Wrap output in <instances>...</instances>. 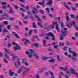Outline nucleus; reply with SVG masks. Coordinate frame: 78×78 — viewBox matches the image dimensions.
<instances>
[{
    "mask_svg": "<svg viewBox=\"0 0 78 78\" xmlns=\"http://www.w3.org/2000/svg\"><path fill=\"white\" fill-rule=\"evenodd\" d=\"M33 28H36V23H33Z\"/></svg>",
    "mask_w": 78,
    "mask_h": 78,
    "instance_id": "obj_40",
    "label": "nucleus"
},
{
    "mask_svg": "<svg viewBox=\"0 0 78 78\" xmlns=\"http://www.w3.org/2000/svg\"><path fill=\"white\" fill-rule=\"evenodd\" d=\"M15 37H16V38H20V37L17 34H16V35H15Z\"/></svg>",
    "mask_w": 78,
    "mask_h": 78,
    "instance_id": "obj_60",
    "label": "nucleus"
},
{
    "mask_svg": "<svg viewBox=\"0 0 78 78\" xmlns=\"http://www.w3.org/2000/svg\"><path fill=\"white\" fill-rule=\"evenodd\" d=\"M2 6H6V2H2Z\"/></svg>",
    "mask_w": 78,
    "mask_h": 78,
    "instance_id": "obj_27",
    "label": "nucleus"
},
{
    "mask_svg": "<svg viewBox=\"0 0 78 78\" xmlns=\"http://www.w3.org/2000/svg\"><path fill=\"white\" fill-rule=\"evenodd\" d=\"M48 61L49 62H52L53 64H55V62H56V60L55 58H53L50 60H49Z\"/></svg>",
    "mask_w": 78,
    "mask_h": 78,
    "instance_id": "obj_12",
    "label": "nucleus"
},
{
    "mask_svg": "<svg viewBox=\"0 0 78 78\" xmlns=\"http://www.w3.org/2000/svg\"><path fill=\"white\" fill-rule=\"evenodd\" d=\"M26 61L27 59H26L25 58H24L23 59V60L22 61V63L24 64V62H25V61Z\"/></svg>",
    "mask_w": 78,
    "mask_h": 78,
    "instance_id": "obj_38",
    "label": "nucleus"
},
{
    "mask_svg": "<svg viewBox=\"0 0 78 78\" xmlns=\"http://www.w3.org/2000/svg\"><path fill=\"white\" fill-rule=\"evenodd\" d=\"M26 41L28 43L30 42V41L28 40V39L26 38H23L22 39V41Z\"/></svg>",
    "mask_w": 78,
    "mask_h": 78,
    "instance_id": "obj_18",
    "label": "nucleus"
},
{
    "mask_svg": "<svg viewBox=\"0 0 78 78\" xmlns=\"http://www.w3.org/2000/svg\"><path fill=\"white\" fill-rule=\"evenodd\" d=\"M67 47L65 46L63 48V50H67Z\"/></svg>",
    "mask_w": 78,
    "mask_h": 78,
    "instance_id": "obj_62",
    "label": "nucleus"
},
{
    "mask_svg": "<svg viewBox=\"0 0 78 78\" xmlns=\"http://www.w3.org/2000/svg\"><path fill=\"white\" fill-rule=\"evenodd\" d=\"M32 12L34 14H38V10L36 8H34L33 9Z\"/></svg>",
    "mask_w": 78,
    "mask_h": 78,
    "instance_id": "obj_5",
    "label": "nucleus"
},
{
    "mask_svg": "<svg viewBox=\"0 0 78 78\" xmlns=\"http://www.w3.org/2000/svg\"><path fill=\"white\" fill-rule=\"evenodd\" d=\"M43 45H44V46H45L46 45V41L45 40H43Z\"/></svg>",
    "mask_w": 78,
    "mask_h": 78,
    "instance_id": "obj_37",
    "label": "nucleus"
},
{
    "mask_svg": "<svg viewBox=\"0 0 78 78\" xmlns=\"http://www.w3.org/2000/svg\"><path fill=\"white\" fill-rule=\"evenodd\" d=\"M20 48V46L19 45H17L16 46L14 47V50H21Z\"/></svg>",
    "mask_w": 78,
    "mask_h": 78,
    "instance_id": "obj_7",
    "label": "nucleus"
},
{
    "mask_svg": "<svg viewBox=\"0 0 78 78\" xmlns=\"http://www.w3.org/2000/svg\"><path fill=\"white\" fill-rule=\"evenodd\" d=\"M52 24L53 25H55L56 26L55 27L56 29H57V30L58 32H60V31H59V28H58V24L56 23V22H53L52 23Z\"/></svg>",
    "mask_w": 78,
    "mask_h": 78,
    "instance_id": "obj_6",
    "label": "nucleus"
},
{
    "mask_svg": "<svg viewBox=\"0 0 78 78\" xmlns=\"http://www.w3.org/2000/svg\"><path fill=\"white\" fill-rule=\"evenodd\" d=\"M14 6H15V9H16L18 10V9H19V7L17 5H14Z\"/></svg>",
    "mask_w": 78,
    "mask_h": 78,
    "instance_id": "obj_45",
    "label": "nucleus"
},
{
    "mask_svg": "<svg viewBox=\"0 0 78 78\" xmlns=\"http://www.w3.org/2000/svg\"><path fill=\"white\" fill-rule=\"evenodd\" d=\"M18 23H19V25H20V26H22L23 25L22 23L20 21H19L18 22Z\"/></svg>",
    "mask_w": 78,
    "mask_h": 78,
    "instance_id": "obj_49",
    "label": "nucleus"
},
{
    "mask_svg": "<svg viewBox=\"0 0 78 78\" xmlns=\"http://www.w3.org/2000/svg\"><path fill=\"white\" fill-rule=\"evenodd\" d=\"M15 28H16V29L17 30H18L19 29V26L18 25H16L15 26Z\"/></svg>",
    "mask_w": 78,
    "mask_h": 78,
    "instance_id": "obj_51",
    "label": "nucleus"
},
{
    "mask_svg": "<svg viewBox=\"0 0 78 78\" xmlns=\"http://www.w3.org/2000/svg\"><path fill=\"white\" fill-rule=\"evenodd\" d=\"M69 53H73V56L74 57H77L78 56V54L76 53V52H74L73 50H71V48H69Z\"/></svg>",
    "mask_w": 78,
    "mask_h": 78,
    "instance_id": "obj_3",
    "label": "nucleus"
},
{
    "mask_svg": "<svg viewBox=\"0 0 78 78\" xmlns=\"http://www.w3.org/2000/svg\"><path fill=\"white\" fill-rule=\"evenodd\" d=\"M61 75H64V73H63L61 72L60 73H59V78H62V76H61Z\"/></svg>",
    "mask_w": 78,
    "mask_h": 78,
    "instance_id": "obj_23",
    "label": "nucleus"
},
{
    "mask_svg": "<svg viewBox=\"0 0 78 78\" xmlns=\"http://www.w3.org/2000/svg\"><path fill=\"white\" fill-rule=\"evenodd\" d=\"M68 67L67 66H66L63 69V71L66 72V73L68 74V75L69 76H70V73L69 71H68Z\"/></svg>",
    "mask_w": 78,
    "mask_h": 78,
    "instance_id": "obj_4",
    "label": "nucleus"
},
{
    "mask_svg": "<svg viewBox=\"0 0 78 78\" xmlns=\"http://www.w3.org/2000/svg\"><path fill=\"white\" fill-rule=\"evenodd\" d=\"M33 32V30H31L29 31V35H31V33Z\"/></svg>",
    "mask_w": 78,
    "mask_h": 78,
    "instance_id": "obj_55",
    "label": "nucleus"
},
{
    "mask_svg": "<svg viewBox=\"0 0 78 78\" xmlns=\"http://www.w3.org/2000/svg\"><path fill=\"white\" fill-rule=\"evenodd\" d=\"M57 60H58V61H59V62L61 61V59H60V56H59V55H57Z\"/></svg>",
    "mask_w": 78,
    "mask_h": 78,
    "instance_id": "obj_21",
    "label": "nucleus"
},
{
    "mask_svg": "<svg viewBox=\"0 0 78 78\" xmlns=\"http://www.w3.org/2000/svg\"><path fill=\"white\" fill-rule=\"evenodd\" d=\"M4 23L5 25H8V22L6 21H5L4 22Z\"/></svg>",
    "mask_w": 78,
    "mask_h": 78,
    "instance_id": "obj_43",
    "label": "nucleus"
},
{
    "mask_svg": "<svg viewBox=\"0 0 78 78\" xmlns=\"http://www.w3.org/2000/svg\"><path fill=\"white\" fill-rule=\"evenodd\" d=\"M27 14H29L30 16H31V12L30 11H28L27 12Z\"/></svg>",
    "mask_w": 78,
    "mask_h": 78,
    "instance_id": "obj_54",
    "label": "nucleus"
},
{
    "mask_svg": "<svg viewBox=\"0 0 78 78\" xmlns=\"http://www.w3.org/2000/svg\"><path fill=\"white\" fill-rule=\"evenodd\" d=\"M42 60H45L46 59H48V58L47 57L43 56L42 57Z\"/></svg>",
    "mask_w": 78,
    "mask_h": 78,
    "instance_id": "obj_19",
    "label": "nucleus"
},
{
    "mask_svg": "<svg viewBox=\"0 0 78 78\" xmlns=\"http://www.w3.org/2000/svg\"><path fill=\"white\" fill-rule=\"evenodd\" d=\"M70 24L71 25H74L75 27L76 26V24H75V22H73L72 23H70Z\"/></svg>",
    "mask_w": 78,
    "mask_h": 78,
    "instance_id": "obj_32",
    "label": "nucleus"
},
{
    "mask_svg": "<svg viewBox=\"0 0 78 78\" xmlns=\"http://www.w3.org/2000/svg\"><path fill=\"white\" fill-rule=\"evenodd\" d=\"M51 37H52V41H55V38L53 34L52 36H51Z\"/></svg>",
    "mask_w": 78,
    "mask_h": 78,
    "instance_id": "obj_29",
    "label": "nucleus"
},
{
    "mask_svg": "<svg viewBox=\"0 0 78 78\" xmlns=\"http://www.w3.org/2000/svg\"><path fill=\"white\" fill-rule=\"evenodd\" d=\"M61 27L62 28L64 27V23L62 22H61Z\"/></svg>",
    "mask_w": 78,
    "mask_h": 78,
    "instance_id": "obj_58",
    "label": "nucleus"
},
{
    "mask_svg": "<svg viewBox=\"0 0 78 78\" xmlns=\"http://www.w3.org/2000/svg\"><path fill=\"white\" fill-rule=\"evenodd\" d=\"M8 32H9V31L6 30V29L5 28L3 30V33H8Z\"/></svg>",
    "mask_w": 78,
    "mask_h": 78,
    "instance_id": "obj_28",
    "label": "nucleus"
},
{
    "mask_svg": "<svg viewBox=\"0 0 78 78\" xmlns=\"http://www.w3.org/2000/svg\"><path fill=\"white\" fill-rule=\"evenodd\" d=\"M3 53H2V52H0V57H1V58L3 57Z\"/></svg>",
    "mask_w": 78,
    "mask_h": 78,
    "instance_id": "obj_64",
    "label": "nucleus"
},
{
    "mask_svg": "<svg viewBox=\"0 0 78 78\" xmlns=\"http://www.w3.org/2000/svg\"><path fill=\"white\" fill-rule=\"evenodd\" d=\"M71 73H73V74H74L75 75H76V74L77 73H76V71H75V70H73V69H71Z\"/></svg>",
    "mask_w": 78,
    "mask_h": 78,
    "instance_id": "obj_15",
    "label": "nucleus"
},
{
    "mask_svg": "<svg viewBox=\"0 0 78 78\" xmlns=\"http://www.w3.org/2000/svg\"><path fill=\"white\" fill-rule=\"evenodd\" d=\"M46 69H47V68H45V67L43 68L41 70V72H43V71H44V70H45Z\"/></svg>",
    "mask_w": 78,
    "mask_h": 78,
    "instance_id": "obj_36",
    "label": "nucleus"
},
{
    "mask_svg": "<svg viewBox=\"0 0 78 78\" xmlns=\"http://www.w3.org/2000/svg\"><path fill=\"white\" fill-rule=\"evenodd\" d=\"M39 11L40 12H41V14H44L45 13V12L43 11V10L42 9L40 10Z\"/></svg>",
    "mask_w": 78,
    "mask_h": 78,
    "instance_id": "obj_30",
    "label": "nucleus"
},
{
    "mask_svg": "<svg viewBox=\"0 0 78 78\" xmlns=\"http://www.w3.org/2000/svg\"><path fill=\"white\" fill-rule=\"evenodd\" d=\"M12 45L11 44V43H9L8 44V46L7 47L8 48H9L10 47H11Z\"/></svg>",
    "mask_w": 78,
    "mask_h": 78,
    "instance_id": "obj_33",
    "label": "nucleus"
},
{
    "mask_svg": "<svg viewBox=\"0 0 78 78\" xmlns=\"http://www.w3.org/2000/svg\"><path fill=\"white\" fill-rule=\"evenodd\" d=\"M37 24L38 26H41V25H42V23H41V22L39 21L37 22Z\"/></svg>",
    "mask_w": 78,
    "mask_h": 78,
    "instance_id": "obj_35",
    "label": "nucleus"
},
{
    "mask_svg": "<svg viewBox=\"0 0 78 78\" xmlns=\"http://www.w3.org/2000/svg\"><path fill=\"white\" fill-rule=\"evenodd\" d=\"M38 4H39V5H42L45 4V2H38Z\"/></svg>",
    "mask_w": 78,
    "mask_h": 78,
    "instance_id": "obj_24",
    "label": "nucleus"
},
{
    "mask_svg": "<svg viewBox=\"0 0 78 78\" xmlns=\"http://www.w3.org/2000/svg\"><path fill=\"white\" fill-rule=\"evenodd\" d=\"M24 64L26 66H29V64H28V62H25Z\"/></svg>",
    "mask_w": 78,
    "mask_h": 78,
    "instance_id": "obj_39",
    "label": "nucleus"
},
{
    "mask_svg": "<svg viewBox=\"0 0 78 78\" xmlns=\"http://www.w3.org/2000/svg\"><path fill=\"white\" fill-rule=\"evenodd\" d=\"M72 58L73 61H76V58H75V57H74L73 56V57H72Z\"/></svg>",
    "mask_w": 78,
    "mask_h": 78,
    "instance_id": "obj_47",
    "label": "nucleus"
},
{
    "mask_svg": "<svg viewBox=\"0 0 78 78\" xmlns=\"http://www.w3.org/2000/svg\"><path fill=\"white\" fill-rule=\"evenodd\" d=\"M34 47H35L37 48L39 47V44L38 43H35L33 45Z\"/></svg>",
    "mask_w": 78,
    "mask_h": 78,
    "instance_id": "obj_20",
    "label": "nucleus"
},
{
    "mask_svg": "<svg viewBox=\"0 0 78 78\" xmlns=\"http://www.w3.org/2000/svg\"><path fill=\"white\" fill-rule=\"evenodd\" d=\"M20 9L21 11H23V12H25V10L24 9L21 8H20Z\"/></svg>",
    "mask_w": 78,
    "mask_h": 78,
    "instance_id": "obj_41",
    "label": "nucleus"
},
{
    "mask_svg": "<svg viewBox=\"0 0 78 78\" xmlns=\"http://www.w3.org/2000/svg\"><path fill=\"white\" fill-rule=\"evenodd\" d=\"M54 48H55V49H58V45H56L54 47Z\"/></svg>",
    "mask_w": 78,
    "mask_h": 78,
    "instance_id": "obj_52",
    "label": "nucleus"
},
{
    "mask_svg": "<svg viewBox=\"0 0 78 78\" xmlns=\"http://www.w3.org/2000/svg\"><path fill=\"white\" fill-rule=\"evenodd\" d=\"M17 63L18 64L19 66H20L21 64H20V62L19 61V58H17Z\"/></svg>",
    "mask_w": 78,
    "mask_h": 78,
    "instance_id": "obj_26",
    "label": "nucleus"
},
{
    "mask_svg": "<svg viewBox=\"0 0 78 78\" xmlns=\"http://www.w3.org/2000/svg\"><path fill=\"white\" fill-rule=\"evenodd\" d=\"M72 9L73 11H75L76 9V7H73Z\"/></svg>",
    "mask_w": 78,
    "mask_h": 78,
    "instance_id": "obj_61",
    "label": "nucleus"
},
{
    "mask_svg": "<svg viewBox=\"0 0 78 78\" xmlns=\"http://www.w3.org/2000/svg\"><path fill=\"white\" fill-rule=\"evenodd\" d=\"M29 51L30 53V52H29V51H26L25 52V53L26 54H27V55H28V57H29V58H31L32 57V53H35V51H34V50H33V49H29Z\"/></svg>",
    "mask_w": 78,
    "mask_h": 78,
    "instance_id": "obj_1",
    "label": "nucleus"
},
{
    "mask_svg": "<svg viewBox=\"0 0 78 78\" xmlns=\"http://www.w3.org/2000/svg\"><path fill=\"white\" fill-rule=\"evenodd\" d=\"M45 9L47 11V12H50V9H49V8H46Z\"/></svg>",
    "mask_w": 78,
    "mask_h": 78,
    "instance_id": "obj_42",
    "label": "nucleus"
},
{
    "mask_svg": "<svg viewBox=\"0 0 78 78\" xmlns=\"http://www.w3.org/2000/svg\"><path fill=\"white\" fill-rule=\"evenodd\" d=\"M12 58H13V59H16V58H18V56H12Z\"/></svg>",
    "mask_w": 78,
    "mask_h": 78,
    "instance_id": "obj_63",
    "label": "nucleus"
},
{
    "mask_svg": "<svg viewBox=\"0 0 78 78\" xmlns=\"http://www.w3.org/2000/svg\"><path fill=\"white\" fill-rule=\"evenodd\" d=\"M12 44L14 45H18V44H17V43H16L14 42H12Z\"/></svg>",
    "mask_w": 78,
    "mask_h": 78,
    "instance_id": "obj_46",
    "label": "nucleus"
},
{
    "mask_svg": "<svg viewBox=\"0 0 78 78\" xmlns=\"http://www.w3.org/2000/svg\"><path fill=\"white\" fill-rule=\"evenodd\" d=\"M49 72L50 74V75H51V76H52L51 77V78H55V77L54 76V74L52 73V72H51V71H49Z\"/></svg>",
    "mask_w": 78,
    "mask_h": 78,
    "instance_id": "obj_16",
    "label": "nucleus"
},
{
    "mask_svg": "<svg viewBox=\"0 0 78 78\" xmlns=\"http://www.w3.org/2000/svg\"><path fill=\"white\" fill-rule=\"evenodd\" d=\"M35 17L38 21H41V19L40 17L39 16V15H35Z\"/></svg>",
    "mask_w": 78,
    "mask_h": 78,
    "instance_id": "obj_8",
    "label": "nucleus"
},
{
    "mask_svg": "<svg viewBox=\"0 0 78 78\" xmlns=\"http://www.w3.org/2000/svg\"><path fill=\"white\" fill-rule=\"evenodd\" d=\"M5 57H6V58H7V59H9V57L8 56V55H7L6 54V53H5Z\"/></svg>",
    "mask_w": 78,
    "mask_h": 78,
    "instance_id": "obj_44",
    "label": "nucleus"
},
{
    "mask_svg": "<svg viewBox=\"0 0 78 78\" xmlns=\"http://www.w3.org/2000/svg\"><path fill=\"white\" fill-rule=\"evenodd\" d=\"M9 17V16L7 14H5L2 17V18L3 19H8Z\"/></svg>",
    "mask_w": 78,
    "mask_h": 78,
    "instance_id": "obj_17",
    "label": "nucleus"
},
{
    "mask_svg": "<svg viewBox=\"0 0 78 78\" xmlns=\"http://www.w3.org/2000/svg\"><path fill=\"white\" fill-rule=\"evenodd\" d=\"M2 8L4 9H7V7L5 6H3Z\"/></svg>",
    "mask_w": 78,
    "mask_h": 78,
    "instance_id": "obj_59",
    "label": "nucleus"
},
{
    "mask_svg": "<svg viewBox=\"0 0 78 78\" xmlns=\"http://www.w3.org/2000/svg\"><path fill=\"white\" fill-rule=\"evenodd\" d=\"M59 45L60 46H63V45H64V43H62L61 42H60Z\"/></svg>",
    "mask_w": 78,
    "mask_h": 78,
    "instance_id": "obj_48",
    "label": "nucleus"
},
{
    "mask_svg": "<svg viewBox=\"0 0 78 78\" xmlns=\"http://www.w3.org/2000/svg\"><path fill=\"white\" fill-rule=\"evenodd\" d=\"M61 33L62 34H61L60 35L61 37L60 38V40L62 41V40L64 39V38L62 37V36H64V37H65V36H67V31L62 30Z\"/></svg>",
    "mask_w": 78,
    "mask_h": 78,
    "instance_id": "obj_2",
    "label": "nucleus"
},
{
    "mask_svg": "<svg viewBox=\"0 0 78 78\" xmlns=\"http://www.w3.org/2000/svg\"><path fill=\"white\" fill-rule=\"evenodd\" d=\"M42 18L44 20H46V16H43Z\"/></svg>",
    "mask_w": 78,
    "mask_h": 78,
    "instance_id": "obj_56",
    "label": "nucleus"
},
{
    "mask_svg": "<svg viewBox=\"0 0 78 78\" xmlns=\"http://www.w3.org/2000/svg\"><path fill=\"white\" fill-rule=\"evenodd\" d=\"M62 4L63 5L64 7L67 8V9L69 10H70V8H69V6H68V5H67L66 4V2H65L64 3H62Z\"/></svg>",
    "mask_w": 78,
    "mask_h": 78,
    "instance_id": "obj_10",
    "label": "nucleus"
},
{
    "mask_svg": "<svg viewBox=\"0 0 78 78\" xmlns=\"http://www.w3.org/2000/svg\"><path fill=\"white\" fill-rule=\"evenodd\" d=\"M23 70L24 71H26V72H29L30 70V69L29 68H24Z\"/></svg>",
    "mask_w": 78,
    "mask_h": 78,
    "instance_id": "obj_13",
    "label": "nucleus"
},
{
    "mask_svg": "<svg viewBox=\"0 0 78 78\" xmlns=\"http://www.w3.org/2000/svg\"><path fill=\"white\" fill-rule=\"evenodd\" d=\"M33 32L34 33H38V31H37V30L36 29H34V30L33 31Z\"/></svg>",
    "mask_w": 78,
    "mask_h": 78,
    "instance_id": "obj_53",
    "label": "nucleus"
},
{
    "mask_svg": "<svg viewBox=\"0 0 78 78\" xmlns=\"http://www.w3.org/2000/svg\"><path fill=\"white\" fill-rule=\"evenodd\" d=\"M71 18L73 19L74 18H75V16H74V15H73V14H72L71 15Z\"/></svg>",
    "mask_w": 78,
    "mask_h": 78,
    "instance_id": "obj_50",
    "label": "nucleus"
},
{
    "mask_svg": "<svg viewBox=\"0 0 78 78\" xmlns=\"http://www.w3.org/2000/svg\"><path fill=\"white\" fill-rule=\"evenodd\" d=\"M22 71V69H20L18 71V73H21V71Z\"/></svg>",
    "mask_w": 78,
    "mask_h": 78,
    "instance_id": "obj_57",
    "label": "nucleus"
},
{
    "mask_svg": "<svg viewBox=\"0 0 78 78\" xmlns=\"http://www.w3.org/2000/svg\"><path fill=\"white\" fill-rule=\"evenodd\" d=\"M14 65L15 66V67H16V68H18V67H19L18 65L17 64V63H16V62H14Z\"/></svg>",
    "mask_w": 78,
    "mask_h": 78,
    "instance_id": "obj_25",
    "label": "nucleus"
},
{
    "mask_svg": "<svg viewBox=\"0 0 78 78\" xmlns=\"http://www.w3.org/2000/svg\"><path fill=\"white\" fill-rule=\"evenodd\" d=\"M8 12L9 13V14H14V11L12 10V9H10L9 10V11Z\"/></svg>",
    "mask_w": 78,
    "mask_h": 78,
    "instance_id": "obj_14",
    "label": "nucleus"
},
{
    "mask_svg": "<svg viewBox=\"0 0 78 78\" xmlns=\"http://www.w3.org/2000/svg\"><path fill=\"white\" fill-rule=\"evenodd\" d=\"M53 35V34H52L51 32H50L47 34L48 36H51Z\"/></svg>",
    "mask_w": 78,
    "mask_h": 78,
    "instance_id": "obj_22",
    "label": "nucleus"
},
{
    "mask_svg": "<svg viewBox=\"0 0 78 78\" xmlns=\"http://www.w3.org/2000/svg\"><path fill=\"white\" fill-rule=\"evenodd\" d=\"M50 2H48L46 3V5H51L52 3H53V0H48Z\"/></svg>",
    "mask_w": 78,
    "mask_h": 78,
    "instance_id": "obj_11",
    "label": "nucleus"
},
{
    "mask_svg": "<svg viewBox=\"0 0 78 78\" xmlns=\"http://www.w3.org/2000/svg\"><path fill=\"white\" fill-rule=\"evenodd\" d=\"M66 20L67 22H69V17L68 15H66Z\"/></svg>",
    "mask_w": 78,
    "mask_h": 78,
    "instance_id": "obj_34",
    "label": "nucleus"
},
{
    "mask_svg": "<svg viewBox=\"0 0 78 78\" xmlns=\"http://www.w3.org/2000/svg\"><path fill=\"white\" fill-rule=\"evenodd\" d=\"M14 72H13L12 70L10 69L9 70V74L11 76H14Z\"/></svg>",
    "mask_w": 78,
    "mask_h": 78,
    "instance_id": "obj_9",
    "label": "nucleus"
},
{
    "mask_svg": "<svg viewBox=\"0 0 78 78\" xmlns=\"http://www.w3.org/2000/svg\"><path fill=\"white\" fill-rule=\"evenodd\" d=\"M5 51L7 52L8 54H9V50H8V49L6 48L5 49Z\"/></svg>",
    "mask_w": 78,
    "mask_h": 78,
    "instance_id": "obj_31",
    "label": "nucleus"
}]
</instances>
